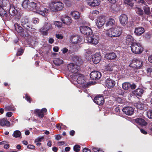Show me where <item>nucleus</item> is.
Returning <instances> with one entry per match:
<instances>
[{
	"label": "nucleus",
	"instance_id": "c756f323",
	"mask_svg": "<svg viewBox=\"0 0 152 152\" xmlns=\"http://www.w3.org/2000/svg\"><path fill=\"white\" fill-rule=\"evenodd\" d=\"M29 7V8L30 10L34 12H35L36 10H37L38 7L37 4L34 2H31L30 3Z\"/></svg>",
	"mask_w": 152,
	"mask_h": 152
},
{
	"label": "nucleus",
	"instance_id": "3c124183",
	"mask_svg": "<svg viewBox=\"0 0 152 152\" xmlns=\"http://www.w3.org/2000/svg\"><path fill=\"white\" fill-rule=\"evenodd\" d=\"M2 3L0 5L2 7H6L7 5V1L6 0H2L1 2Z\"/></svg>",
	"mask_w": 152,
	"mask_h": 152
},
{
	"label": "nucleus",
	"instance_id": "09e8293b",
	"mask_svg": "<svg viewBox=\"0 0 152 152\" xmlns=\"http://www.w3.org/2000/svg\"><path fill=\"white\" fill-rule=\"evenodd\" d=\"M147 115L148 117L151 119L152 118V110H149L147 111Z\"/></svg>",
	"mask_w": 152,
	"mask_h": 152
},
{
	"label": "nucleus",
	"instance_id": "de8ad7c7",
	"mask_svg": "<svg viewBox=\"0 0 152 152\" xmlns=\"http://www.w3.org/2000/svg\"><path fill=\"white\" fill-rule=\"evenodd\" d=\"M21 14L19 13H17V14H16L15 15V20L18 21H19L21 17Z\"/></svg>",
	"mask_w": 152,
	"mask_h": 152
},
{
	"label": "nucleus",
	"instance_id": "a878e982",
	"mask_svg": "<svg viewBox=\"0 0 152 152\" xmlns=\"http://www.w3.org/2000/svg\"><path fill=\"white\" fill-rule=\"evenodd\" d=\"M9 13L12 16H14L18 13V11L12 4L10 5Z\"/></svg>",
	"mask_w": 152,
	"mask_h": 152
},
{
	"label": "nucleus",
	"instance_id": "a211bd4d",
	"mask_svg": "<svg viewBox=\"0 0 152 152\" xmlns=\"http://www.w3.org/2000/svg\"><path fill=\"white\" fill-rule=\"evenodd\" d=\"M101 56L99 53H96L92 56V60L95 64L99 63L101 60Z\"/></svg>",
	"mask_w": 152,
	"mask_h": 152
},
{
	"label": "nucleus",
	"instance_id": "680f3d73",
	"mask_svg": "<svg viewBox=\"0 0 152 152\" xmlns=\"http://www.w3.org/2000/svg\"><path fill=\"white\" fill-rule=\"evenodd\" d=\"M56 38L58 39H61L63 38V36L60 34H56Z\"/></svg>",
	"mask_w": 152,
	"mask_h": 152
},
{
	"label": "nucleus",
	"instance_id": "a18cd8bd",
	"mask_svg": "<svg viewBox=\"0 0 152 152\" xmlns=\"http://www.w3.org/2000/svg\"><path fill=\"white\" fill-rule=\"evenodd\" d=\"M25 99L29 103H31V99L30 96L27 94H25Z\"/></svg>",
	"mask_w": 152,
	"mask_h": 152
},
{
	"label": "nucleus",
	"instance_id": "c85d7f7f",
	"mask_svg": "<svg viewBox=\"0 0 152 152\" xmlns=\"http://www.w3.org/2000/svg\"><path fill=\"white\" fill-rule=\"evenodd\" d=\"M115 21L114 19L110 18L109 19L108 21L106 23V26H109L111 28L113 26L115 25Z\"/></svg>",
	"mask_w": 152,
	"mask_h": 152
},
{
	"label": "nucleus",
	"instance_id": "6e6552de",
	"mask_svg": "<svg viewBox=\"0 0 152 152\" xmlns=\"http://www.w3.org/2000/svg\"><path fill=\"white\" fill-rule=\"evenodd\" d=\"M67 68L70 72L75 74L77 72L80 67L73 63H71L68 65Z\"/></svg>",
	"mask_w": 152,
	"mask_h": 152
},
{
	"label": "nucleus",
	"instance_id": "bf43d9fd",
	"mask_svg": "<svg viewBox=\"0 0 152 152\" xmlns=\"http://www.w3.org/2000/svg\"><path fill=\"white\" fill-rule=\"evenodd\" d=\"M43 139L44 137H38L35 140L34 142H41Z\"/></svg>",
	"mask_w": 152,
	"mask_h": 152
},
{
	"label": "nucleus",
	"instance_id": "13d9d810",
	"mask_svg": "<svg viewBox=\"0 0 152 152\" xmlns=\"http://www.w3.org/2000/svg\"><path fill=\"white\" fill-rule=\"evenodd\" d=\"M62 125H63L62 123H60L59 124H57L56 127L58 129L60 130L62 129L61 126Z\"/></svg>",
	"mask_w": 152,
	"mask_h": 152
},
{
	"label": "nucleus",
	"instance_id": "2f4dec72",
	"mask_svg": "<svg viewBox=\"0 0 152 152\" xmlns=\"http://www.w3.org/2000/svg\"><path fill=\"white\" fill-rule=\"evenodd\" d=\"M34 113L36 116L41 118H43L44 116V114L43 113H42V111L39 109L35 110L34 111Z\"/></svg>",
	"mask_w": 152,
	"mask_h": 152
},
{
	"label": "nucleus",
	"instance_id": "412c9836",
	"mask_svg": "<svg viewBox=\"0 0 152 152\" xmlns=\"http://www.w3.org/2000/svg\"><path fill=\"white\" fill-rule=\"evenodd\" d=\"M126 38V43L127 45H131L132 46V44L134 42V38L132 36L130 35H127Z\"/></svg>",
	"mask_w": 152,
	"mask_h": 152
},
{
	"label": "nucleus",
	"instance_id": "2eb2a0df",
	"mask_svg": "<svg viewBox=\"0 0 152 152\" xmlns=\"http://www.w3.org/2000/svg\"><path fill=\"white\" fill-rule=\"evenodd\" d=\"M119 20L120 23L122 25H126L128 21V18L127 16L125 14H122L120 16Z\"/></svg>",
	"mask_w": 152,
	"mask_h": 152
},
{
	"label": "nucleus",
	"instance_id": "58836bf2",
	"mask_svg": "<svg viewBox=\"0 0 152 152\" xmlns=\"http://www.w3.org/2000/svg\"><path fill=\"white\" fill-rule=\"evenodd\" d=\"M130 83L129 82H125L122 84V88L125 90H128L130 89Z\"/></svg>",
	"mask_w": 152,
	"mask_h": 152
},
{
	"label": "nucleus",
	"instance_id": "69168bd1",
	"mask_svg": "<svg viewBox=\"0 0 152 152\" xmlns=\"http://www.w3.org/2000/svg\"><path fill=\"white\" fill-rule=\"evenodd\" d=\"M12 113L11 112H7L6 113V116H7L8 117H11L12 116Z\"/></svg>",
	"mask_w": 152,
	"mask_h": 152
},
{
	"label": "nucleus",
	"instance_id": "864d4df0",
	"mask_svg": "<svg viewBox=\"0 0 152 152\" xmlns=\"http://www.w3.org/2000/svg\"><path fill=\"white\" fill-rule=\"evenodd\" d=\"M83 63V60L81 58H80L79 59V61H77V62H76V64H75L76 65H78V66L80 67V66L82 65Z\"/></svg>",
	"mask_w": 152,
	"mask_h": 152
},
{
	"label": "nucleus",
	"instance_id": "052dcab7",
	"mask_svg": "<svg viewBox=\"0 0 152 152\" xmlns=\"http://www.w3.org/2000/svg\"><path fill=\"white\" fill-rule=\"evenodd\" d=\"M137 86L136 85L134 84V83H133L132 84H130V88L132 90L134 89H135L136 88Z\"/></svg>",
	"mask_w": 152,
	"mask_h": 152
},
{
	"label": "nucleus",
	"instance_id": "dca6fc26",
	"mask_svg": "<svg viewBox=\"0 0 152 152\" xmlns=\"http://www.w3.org/2000/svg\"><path fill=\"white\" fill-rule=\"evenodd\" d=\"M104 24V16H101L99 17L98 19V22L97 23V25L98 28H102L103 29L104 27H103Z\"/></svg>",
	"mask_w": 152,
	"mask_h": 152
},
{
	"label": "nucleus",
	"instance_id": "0e129e2a",
	"mask_svg": "<svg viewBox=\"0 0 152 152\" xmlns=\"http://www.w3.org/2000/svg\"><path fill=\"white\" fill-rule=\"evenodd\" d=\"M146 71L148 74H150L152 72V68L151 67L147 68L146 69Z\"/></svg>",
	"mask_w": 152,
	"mask_h": 152
},
{
	"label": "nucleus",
	"instance_id": "393cba45",
	"mask_svg": "<svg viewBox=\"0 0 152 152\" xmlns=\"http://www.w3.org/2000/svg\"><path fill=\"white\" fill-rule=\"evenodd\" d=\"M100 1L99 0H88L87 1L88 4L91 6L95 7L100 4Z\"/></svg>",
	"mask_w": 152,
	"mask_h": 152
},
{
	"label": "nucleus",
	"instance_id": "e433bc0d",
	"mask_svg": "<svg viewBox=\"0 0 152 152\" xmlns=\"http://www.w3.org/2000/svg\"><path fill=\"white\" fill-rule=\"evenodd\" d=\"M113 28H110V29L107 30L106 33V34L108 36L110 37H114L113 34Z\"/></svg>",
	"mask_w": 152,
	"mask_h": 152
},
{
	"label": "nucleus",
	"instance_id": "e2e57ef3",
	"mask_svg": "<svg viewBox=\"0 0 152 152\" xmlns=\"http://www.w3.org/2000/svg\"><path fill=\"white\" fill-rule=\"evenodd\" d=\"M80 58L77 56H75L74 57L73 59L74 62L75 63V64H76V62H77V61H79Z\"/></svg>",
	"mask_w": 152,
	"mask_h": 152
},
{
	"label": "nucleus",
	"instance_id": "49530a36",
	"mask_svg": "<svg viewBox=\"0 0 152 152\" xmlns=\"http://www.w3.org/2000/svg\"><path fill=\"white\" fill-rule=\"evenodd\" d=\"M54 24L58 28H60L62 25V22L58 21H55Z\"/></svg>",
	"mask_w": 152,
	"mask_h": 152
},
{
	"label": "nucleus",
	"instance_id": "a19ab883",
	"mask_svg": "<svg viewBox=\"0 0 152 152\" xmlns=\"http://www.w3.org/2000/svg\"><path fill=\"white\" fill-rule=\"evenodd\" d=\"M145 13L148 15H150L151 12L150 11V8L149 7L144 6L143 8Z\"/></svg>",
	"mask_w": 152,
	"mask_h": 152
},
{
	"label": "nucleus",
	"instance_id": "5fc2aeb1",
	"mask_svg": "<svg viewBox=\"0 0 152 152\" xmlns=\"http://www.w3.org/2000/svg\"><path fill=\"white\" fill-rule=\"evenodd\" d=\"M5 111H12L13 110V107L10 106H8L4 108Z\"/></svg>",
	"mask_w": 152,
	"mask_h": 152
},
{
	"label": "nucleus",
	"instance_id": "4be33fe9",
	"mask_svg": "<svg viewBox=\"0 0 152 152\" xmlns=\"http://www.w3.org/2000/svg\"><path fill=\"white\" fill-rule=\"evenodd\" d=\"M144 32V29L143 27H139L135 28L134 33L136 35L140 36Z\"/></svg>",
	"mask_w": 152,
	"mask_h": 152
},
{
	"label": "nucleus",
	"instance_id": "9d476101",
	"mask_svg": "<svg viewBox=\"0 0 152 152\" xmlns=\"http://www.w3.org/2000/svg\"><path fill=\"white\" fill-rule=\"evenodd\" d=\"M90 76L92 80H97L101 77L102 75L100 72L97 71H94L91 73Z\"/></svg>",
	"mask_w": 152,
	"mask_h": 152
},
{
	"label": "nucleus",
	"instance_id": "b1692460",
	"mask_svg": "<svg viewBox=\"0 0 152 152\" xmlns=\"http://www.w3.org/2000/svg\"><path fill=\"white\" fill-rule=\"evenodd\" d=\"M72 43L76 44L81 42V38L78 36H73L70 38Z\"/></svg>",
	"mask_w": 152,
	"mask_h": 152
},
{
	"label": "nucleus",
	"instance_id": "bb28decb",
	"mask_svg": "<svg viewBox=\"0 0 152 152\" xmlns=\"http://www.w3.org/2000/svg\"><path fill=\"white\" fill-rule=\"evenodd\" d=\"M78 76L77 80V83L81 84L84 83L86 82L84 76L81 74H79Z\"/></svg>",
	"mask_w": 152,
	"mask_h": 152
},
{
	"label": "nucleus",
	"instance_id": "8fccbe9b",
	"mask_svg": "<svg viewBox=\"0 0 152 152\" xmlns=\"http://www.w3.org/2000/svg\"><path fill=\"white\" fill-rule=\"evenodd\" d=\"M24 52V50L23 49H20L18 50L16 53L17 56L21 55Z\"/></svg>",
	"mask_w": 152,
	"mask_h": 152
},
{
	"label": "nucleus",
	"instance_id": "4c0bfd02",
	"mask_svg": "<svg viewBox=\"0 0 152 152\" xmlns=\"http://www.w3.org/2000/svg\"><path fill=\"white\" fill-rule=\"evenodd\" d=\"M91 13L90 17H93L91 19L93 20L96 17L97 15L99 13V12L97 10H93L92 11Z\"/></svg>",
	"mask_w": 152,
	"mask_h": 152
},
{
	"label": "nucleus",
	"instance_id": "f8f14e48",
	"mask_svg": "<svg viewBox=\"0 0 152 152\" xmlns=\"http://www.w3.org/2000/svg\"><path fill=\"white\" fill-rule=\"evenodd\" d=\"M49 11V10L48 9L41 6L39 8L37 7V10L35 12L38 14L44 16L45 15V13H48Z\"/></svg>",
	"mask_w": 152,
	"mask_h": 152
},
{
	"label": "nucleus",
	"instance_id": "4d7b16f0",
	"mask_svg": "<svg viewBox=\"0 0 152 152\" xmlns=\"http://www.w3.org/2000/svg\"><path fill=\"white\" fill-rule=\"evenodd\" d=\"M27 148L28 149L34 150L35 149V146L29 144L27 146Z\"/></svg>",
	"mask_w": 152,
	"mask_h": 152
},
{
	"label": "nucleus",
	"instance_id": "774afa93",
	"mask_svg": "<svg viewBox=\"0 0 152 152\" xmlns=\"http://www.w3.org/2000/svg\"><path fill=\"white\" fill-rule=\"evenodd\" d=\"M83 152H91V150L88 148H85L83 150Z\"/></svg>",
	"mask_w": 152,
	"mask_h": 152
},
{
	"label": "nucleus",
	"instance_id": "79ce46f5",
	"mask_svg": "<svg viewBox=\"0 0 152 152\" xmlns=\"http://www.w3.org/2000/svg\"><path fill=\"white\" fill-rule=\"evenodd\" d=\"M113 71V69L111 66V65L109 64L107 66H105V72L106 71L111 72Z\"/></svg>",
	"mask_w": 152,
	"mask_h": 152
},
{
	"label": "nucleus",
	"instance_id": "37998d69",
	"mask_svg": "<svg viewBox=\"0 0 152 152\" xmlns=\"http://www.w3.org/2000/svg\"><path fill=\"white\" fill-rule=\"evenodd\" d=\"M80 146L78 145H75L73 147L74 151L76 152H78L80 151Z\"/></svg>",
	"mask_w": 152,
	"mask_h": 152
},
{
	"label": "nucleus",
	"instance_id": "5701e85b",
	"mask_svg": "<svg viewBox=\"0 0 152 152\" xmlns=\"http://www.w3.org/2000/svg\"><path fill=\"white\" fill-rule=\"evenodd\" d=\"M134 120L136 123L142 126H145L147 124L145 121L142 118H138L135 119Z\"/></svg>",
	"mask_w": 152,
	"mask_h": 152
},
{
	"label": "nucleus",
	"instance_id": "423d86ee",
	"mask_svg": "<svg viewBox=\"0 0 152 152\" xmlns=\"http://www.w3.org/2000/svg\"><path fill=\"white\" fill-rule=\"evenodd\" d=\"M80 32L83 34L88 36H91L93 32L91 28L88 26H83L80 28Z\"/></svg>",
	"mask_w": 152,
	"mask_h": 152
},
{
	"label": "nucleus",
	"instance_id": "ea45409f",
	"mask_svg": "<svg viewBox=\"0 0 152 152\" xmlns=\"http://www.w3.org/2000/svg\"><path fill=\"white\" fill-rule=\"evenodd\" d=\"M21 135V133L19 130H16L14 131L12 134L13 136L15 138L20 137Z\"/></svg>",
	"mask_w": 152,
	"mask_h": 152
},
{
	"label": "nucleus",
	"instance_id": "20e7f679",
	"mask_svg": "<svg viewBox=\"0 0 152 152\" xmlns=\"http://www.w3.org/2000/svg\"><path fill=\"white\" fill-rule=\"evenodd\" d=\"M64 7V4L61 1L53 2L50 9L52 11L56 12L62 10Z\"/></svg>",
	"mask_w": 152,
	"mask_h": 152
},
{
	"label": "nucleus",
	"instance_id": "473e14b6",
	"mask_svg": "<svg viewBox=\"0 0 152 152\" xmlns=\"http://www.w3.org/2000/svg\"><path fill=\"white\" fill-rule=\"evenodd\" d=\"M71 14L72 17L75 19H79L80 17V15L79 12L76 11H73L71 13Z\"/></svg>",
	"mask_w": 152,
	"mask_h": 152
},
{
	"label": "nucleus",
	"instance_id": "6e6d98bb",
	"mask_svg": "<svg viewBox=\"0 0 152 152\" xmlns=\"http://www.w3.org/2000/svg\"><path fill=\"white\" fill-rule=\"evenodd\" d=\"M39 19L37 18H33L32 20V22L34 24H37L39 23Z\"/></svg>",
	"mask_w": 152,
	"mask_h": 152
},
{
	"label": "nucleus",
	"instance_id": "0eeeda50",
	"mask_svg": "<svg viewBox=\"0 0 152 152\" xmlns=\"http://www.w3.org/2000/svg\"><path fill=\"white\" fill-rule=\"evenodd\" d=\"M0 15L2 18L5 20H11V17L7 13L5 10L0 5Z\"/></svg>",
	"mask_w": 152,
	"mask_h": 152
},
{
	"label": "nucleus",
	"instance_id": "7c9ffc66",
	"mask_svg": "<svg viewBox=\"0 0 152 152\" xmlns=\"http://www.w3.org/2000/svg\"><path fill=\"white\" fill-rule=\"evenodd\" d=\"M143 92V90L142 89L140 88H137L133 92L134 94L139 96H141Z\"/></svg>",
	"mask_w": 152,
	"mask_h": 152
},
{
	"label": "nucleus",
	"instance_id": "c03bdc74",
	"mask_svg": "<svg viewBox=\"0 0 152 152\" xmlns=\"http://www.w3.org/2000/svg\"><path fill=\"white\" fill-rule=\"evenodd\" d=\"M136 106L137 109H139L140 110H142L144 109L143 105L140 103H137L136 104Z\"/></svg>",
	"mask_w": 152,
	"mask_h": 152
},
{
	"label": "nucleus",
	"instance_id": "f257e3e1",
	"mask_svg": "<svg viewBox=\"0 0 152 152\" xmlns=\"http://www.w3.org/2000/svg\"><path fill=\"white\" fill-rule=\"evenodd\" d=\"M20 22L23 27L17 23L14 24L15 30L20 35L24 38L28 37L36 32V30L34 28L30 26L27 18L25 17L22 18Z\"/></svg>",
	"mask_w": 152,
	"mask_h": 152
},
{
	"label": "nucleus",
	"instance_id": "4468645a",
	"mask_svg": "<svg viewBox=\"0 0 152 152\" xmlns=\"http://www.w3.org/2000/svg\"><path fill=\"white\" fill-rule=\"evenodd\" d=\"M122 33V29L120 27L117 26L113 28V34L114 37L120 36Z\"/></svg>",
	"mask_w": 152,
	"mask_h": 152
},
{
	"label": "nucleus",
	"instance_id": "9b49d317",
	"mask_svg": "<svg viewBox=\"0 0 152 152\" xmlns=\"http://www.w3.org/2000/svg\"><path fill=\"white\" fill-rule=\"evenodd\" d=\"M115 84V81L110 78L107 79L105 82L106 86L109 88H111L114 87Z\"/></svg>",
	"mask_w": 152,
	"mask_h": 152
},
{
	"label": "nucleus",
	"instance_id": "f3484780",
	"mask_svg": "<svg viewBox=\"0 0 152 152\" xmlns=\"http://www.w3.org/2000/svg\"><path fill=\"white\" fill-rule=\"evenodd\" d=\"M94 35L87 36L86 38V40L90 43L94 45H97L98 42V40L94 38Z\"/></svg>",
	"mask_w": 152,
	"mask_h": 152
},
{
	"label": "nucleus",
	"instance_id": "72a5a7b5",
	"mask_svg": "<svg viewBox=\"0 0 152 152\" xmlns=\"http://www.w3.org/2000/svg\"><path fill=\"white\" fill-rule=\"evenodd\" d=\"M63 60L58 58H55L53 61V63L56 66H59L63 64Z\"/></svg>",
	"mask_w": 152,
	"mask_h": 152
},
{
	"label": "nucleus",
	"instance_id": "f704fd0d",
	"mask_svg": "<svg viewBox=\"0 0 152 152\" xmlns=\"http://www.w3.org/2000/svg\"><path fill=\"white\" fill-rule=\"evenodd\" d=\"M136 13L139 16L142 17L144 15V13L143 10L141 8L137 7L136 10Z\"/></svg>",
	"mask_w": 152,
	"mask_h": 152
},
{
	"label": "nucleus",
	"instance_id": "338daca9",
	"mask_svg": "<svg viewBox=\"0 0 152 152\" xmlns=\"http://www.w3.org/2000/svg\"><path fill=\"white\" fill-rule=\"evenodd\" d=\"M56 136L55 139L56 140H60L61 138V136L59 134L56 135Z\"/></svg>",
	"mask_w": 152,
	"mask_h": 152
},
{
	"label": "nucleus",
	"instance_id": "c9c22d12",
	"mask_svg": "<svg viewBox=\"0 0 152 152\" xmlns=\"http://www.w3.org/2000/svg\"><path fill=\"white\" fill-rule=\"evenodd\" d=\"M30 4L29 0H24L22 2V6L24 8H27L29 6Z\"/></svg>",
	"mask_w": 152,
	"mask_h": 152
},
{
	"label": "nucleus",
	"instance_id": "aec40b11",
	"mask_svg": "<svg viewBox=\"0 0 152 152\" xmlns=\"http://www.w3.org/2000/svg\"><path fill=\"white\" fill-rule=\"evenodd\" d=\"M117 56L116 54L114 52H111L107 53L105 55V58L110 60H114L115 59Z\"/></svg>",
	"mask_w": 152,
	"mask_h": 152
},
{
	"label": "nucleus",
	"instance_id": "6ab92c4d",
	"mask_svg": "<svg viewBox=\"0 0 152 152\" xmlns=\"http://www.w3.org/2000/svg\"><path fill=\"white\" fill-rule=\"evenodd\" d=\"M61 19L63 23L66 25H70L72 22V19L68 16L63 17Z\"/></svg>",
	"mask_w": 152,
	"mask_h": 152
},
{
	"label": "nucleus",
	"instance_id": "603ef678",
	"mask_svg": "<svg viewBox=\"0 0 152 152\" xmlns=\"http://www.w3.org/2000/svg\"><path fill=\"white\" fill-rule=\"evenodd\" d=\"M117 6L115 4H113L110 7V9L111 10L116 11L117 10Z\"/></svg>",
	"mask_w": 152,
	"mask_h": 152
},
{
	"label": "nucleus",
	"instance_id": "1a4fd4ad",
	"mask_svg": "<svg viewBox=\"0 0 152 152\" xmlns=\"http://www.w3.org/2000/svg\"><path fill=\"white\" fill-rule=\"evenodd\" d=\"M104 96L101 95L96 96L94 99V102L99 105H102L104 102Z\"/></svg>",
	"mask_w": 152,
	"mask_h": 152
},
{
	"label": "nucleus",
	"instance_id": "ddd939ff",
	"mask_svg": "<svg viewBox=\"0 0 152 152\" xmlns=\"http://www.w3.org/2000/svg\"><path fill=\"white\" fill-rule=\"evenodd\" d=\"M122 111L125 114L128 115H131L133 114L134 110L131 107H127L124 108Z\"/></svg>",
	"mask_w": 152,
	"mask_h": 152
},
{
	"label": "nucleus",
	"instance_id": "f03ea898",
	"mask_svg": "<svg viewBox=\"0 0 152 152\" xmlns=\"http://www.w3.org/2000/svg\"><path fill=\"white\" fill-rule=\"evenodd\" d=\"M143 64V62L140 59L134 58L132 60L129 66L131 69L136 70L141 69Z\"/></svg>",
	"mask_w": 152,
	"mask_h": 152
},
{
	"label": "nucleus",
	"instance_id": "7ed1b4c3",
	"mask_svg": "<svg viewBox=\"0 0 152 152\" xmlns=\"http://www.w3.org/2000/svg\"><path fill=\"white\" fill-rule=\"evenodd\" d=\"M130 47L132 51L135 54H140L144 50L141 44L138 42H135Z\"/></svg>",
	"mask_w": 152,
	"mask_h": 152
},
{
	"label": "nucleus",
	"instance_id": "cd10ccee",
	"mask_svg": "<svg viewBox=\"0 0 152 152\" xmlns=\"http://www.w3.org/2000/svg\"><path fill=\"white\" fill-rule=\"evenodd\" d=\"M0 125L2 126H6L9 127L10 126V122L6 119L4 118L0 120Z\"/></svg>",
	"mask_w": 152,
	"mask_h": 152
},
{
	"label": "nucleus",
	"instance_id": "39448f33",
	"mask_svg": "<svg viewBox=\"0 0 152 152\" xmlns=\"http://www.w3.org/2000/svg\"><path fill=\"white\" fill-rule=\"evenodd\" d=\"M52 28V25L50 23L47 22L45 23L43 26L39 29V31L43 35L46 36L48 34V31Z\"/></svg>",
	"mask_w": 152,
	"mask_h": 152
}]
</instances>
